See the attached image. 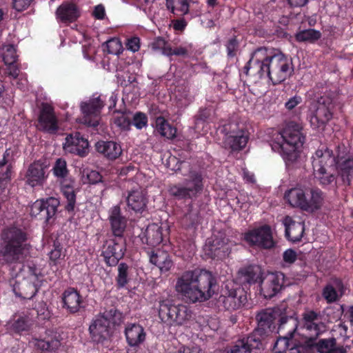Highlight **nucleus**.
<instances>
[{"instance_id": "10", "label": "nucleus", "mask_w": 353, "mask_h": 353, "mask_svg": "<svg viewBox=\"0 0 353 353\" xmlns=\"http://www.w3.org/2000/svg\"><path fill=\"white\" fill-rule=\"evenodd\" d=\"M273 55L267 48H257L252 52L251 58L244 67L245 74L248 75L250 69H252L254 73L258 74L260 77H262L264 76V71Z\"/></svg>"}, {"instance_id": "40", "label": "nucleus", "mask_w": 353, "mask_h": 353, "mask_svg": "<svg viewBox=\"0 0 353 353\" xmlns=\"http://www.w3.org/2000/svg\"><path fill=\"white\" fill-rule=\"evenodd\" d=\"M61 183V191L68 201L66 209L72 211L75 205V194L71 181H65Z\"/></svg>"}, {"instance_id": "14", "label": "nucleus", "mask_w": 353, "mask_h": 353, "mask_svg": "<svg viewBox=\"0 0 353 353\" xmlns=\"http://www.w3.org/2000/svg\"><path fill=\"white\" fill-rule=\"evenodd\" d=\"M245 239L251 245L263 248H271L274 244L272 231L268 225H263L247 232Z\"/></svg>"}, {"instance_id": "50", "label": "nucleus", "mask_w": 353, "mask_h": 353, "mask_svg": "<svg viewBox=\"0 0 353 353\" xmlns=\"http://www.w3.org/2000/svg\"><path fill=\"white\" fill-rule=\"evenodd\" d=\"M3 50L2 57L6 65L16 63L17 56L13 46H6L3 47Z\"/></svg>"}, {"instance_id": "35", "label": "nucleus", "mask_w": 353, "mask_h": 353, "mask_svg": "<svg viewBox=\"0 0 353 353\" xmlns=\"http://www.w3.org/2000/svg\"><path fill=\"white\" fill-rule=\"evenodd\" d=\"M331 112H310V123L314 129L323 130L327 121L332 117Z\"/></svg>"}, {"instance_id": "19", "label": "nucleus", "mask_w": 353, "mask_h": 353, "mask_svg": "<svg viewBox=\"0 0 353 353\" xmlns=\"http://www.w3.org/2000/svg\"><path fill=\"white\" fill-rule=\"evenodd\" d=\"M259 332H253L246 339L238 341L227 353H250L252 350L259 349L262 343L260 337L257 336Z\"/></svg>"}, {"instance_id": "52", "label": "nucleus", "mask_w": 353, "mask_h": 353, "mask_svg": "<svg viewBox=\"0 0 353 353\" xmlns=\"http://www.w3.org/2000/svg\"><path fill=\"white\" fill-rule=\"evenodd\" d=\"M65 251L59 245L54 244V248L49 254L50 259L54 265L60 264L65 257Z\"/></svg>"}, {"instance_id": "1", "label": "nucleus", "mask_w": 353, "mask_h": 353, "mask_svg": "<svg viewBox=\"0 0 353 353\" xmlns=\"http://www.w3.org/2000/svg\"><path fill=\"white\" fill-rule=\"evenodd\" d=\"M314 177L323 185H327L335 181L336 171L343 176L349 174L353 169V156L345 151H339L336 159L332 151L327 148L318 149L312 157Z\"/></svg>"}, {"instance_id": "57", "label": "nucleus", "mask_w": 353, "mask_h": 353, "mask_svg": "<svg viewBox=\"0 0 353 353\" xmlns=\"http://www.w3.org/2000/svg\"><path fill=\"white\" fill-rule=\"evenodd\" d=\"M293 333L290 332V336H284L283 338H280L277 340L275 343L274 350L277 352H281L285 350V348L288 347L289 339L292 338Z\"/></svg>"}, {"instance_id": "11", "label": "nucleus", "mask_w": 353, "mask_h": 353, "mask_svg": "<svg viewBox=\"0 0 353 353\" xmlns=\"http://www.w3.org/2000/svg\"><path fill=\"white\" fill-rule=\"evenodd\" d=\"M307 188L296 187L285 192L284 198L294 208L302 210H311L318 203V195L314 194L309 203L305 201Z\"/></svg>"}, {"instance_id": "51", "label": "nucleus", "mask_w": 353, "mask_h": 353, "mask_svg": "<svg viewBox=\"0 0 353 353\" xmlns=\"http://www.w3.org/2000/svg\"><path fill=\"white\" fill-rule=\"evenodd\" d=\"M103 108V102L99 97H93L87 102L81 104V110H99Z\"/></svg>"}, {"instance_id": "53", "label": "nucleus", "mask_w": 353, "mask_h": 353, "mask_svg": "<svg viewBox=\"0 0 353 353\" xmlns=\"http://www.w3.org/2000/svg\"><path fill=\"white\" fill-rule=\"evenodd\" d=\"M128 266L125 263H120L118 266L117 284L119 287H124L128 282Z\"/></svg>"}, {"instance_id": "9", "label": "nucleus", "mask_w": 353, "mask_h": 353, "mask_svg": "<svg viewBox=\"0 0 353 353\" xmlns=\"http://www.w3.org/2000/svg\"><path fill=\"white\" fill-rule=\"evenodd\" d=\"M232 245L223 233L219 232L217 235L208 239L204 245V250L211 258L221 259L228 256Z\"/></svg>"}, {"instance_id": "22", "label": "nucleus", "mask_w": 353, "mask_h": 353, "mask_svg": "<svg viewBox=\"0 0 353 353\" xmlns=\"http://www.w3.org/2000/svg\"><path fill=\"white\" fill-rule=\"evenodd\" d=\"M125 335L128 343L130 346H138L145 339V332L143 327L137 323L127 324Z\"/></svg>"}, {"instance_id": "16", "label": "nucleus", "mask_w": 353, "mask_h": 353, "mask_svg": "<svg viewBox=\"0 0 353 353\" xmlns=\"http://www.w3.org/2000/svg\"><path fill=\"white\" fill-rule=\"evenodd\" d=\"M303 329L310 332V336H307L308 339L307 345L312 346L313 338L325 332V325L319 321L318 315L315 312L310 311L305 312L303 315Z\"/></svg>"}, {"instance_id": "44", "label": "nucleus", "mask_w": 353, "mask_h": 353, "mask_svg": "<svg viewBox=\"0 0 353 353\" xmlns=\"http://www.w3.org/2000/svg\"><path fill=\"white\" fill-rule=\"evenodd\" d=\"M321 34L319 31L314 29H308L301 31L296 34L298 41H307L313 43L321 38Z\"/></svg>"}, {"instance_id": "54", "label": "nucleus", "mask_w": 353, "mask_h": 353, "mask_svg": "<svg viewBox=\"0 0 353 353\" xmlns=\"http://www.w3.org/2000/svg\"><path fill=\"white\" fill-rule=\"evenodd\" d=\"M335 339H323L316 344V350L320 353H330L332 347L334 345Z\"/></svg>"}, {"instance_id": "47", "label": "nucleus", "mask_w": 353, "mask_h": 353, "mask_svg": "<svg viewBox=\"0 0 353 353\" xmlns=\"http://www.w3.org/2000/svg\"><path fill=\"white\" fill-rule=\"evenodd\" d=\"M318 195V203L316 205V206L312 208L311 210H305L307 212H314L317 210H319L321 206L323 204L324 201V196L321 190H320L318 188H307V193L305 196V201L309 203L310 200H312V198H313V195L316 194Z\"/></svg>"}, {"instance_id": "12", "label": "nucleus", "mask_w": 353, "mask_h": 353, "mask_svg": "<svg viewBox=\"0 0 353 353\" xmlns=\"http://www.w3.org/2000/svg\"><path fill=\"white\" fill-rule=\"evenodd\" d=\"M284 274L281 272H268L261 276L260 292L265 299L275 296L284 284Z\"/></svg>"}, {"instance_id": "20", "label": "nucleus", "mask_w": 353, "mask_h": 353, "mask_svg": "<svg viewBox=\"0 0 353 353\" xmlns=\"http://www.w3.org/2000/svg\"><path fill=\"white\" fill-rule=\"evenodd\" d=\"M248 129V127L246 121L241 120L236 116L223 121L219 128V130L224 134L225 137L230 135L245 133Z\"/></svg>"}, {"instance_id": "31", "label": "nucleus", "mask_w": 353, "mask_h": 353, "mask_svg": "<svg viewBox=\"0 0 353 353\" xmlns=\"http://www.w3.org/2000/svg\"><path fill=\"white\" fill-rule=\"evenodd\" d=\"M344 287L341 281L336 280L327 285L323 291V296L328 303L337 301L343 294Z\"/></svg>"}, {"instance_id": "59", "label": "nucleus", "mask_w": 353, "mask_h": 353, "mask_svg": "<svg viewBox=\"0 0 353 353\" xmlns=\"http://www.w3.org/2000/svg\"><path fill=\"white\" fill-rule=\"evenodd\" d=\"M114 124L120 128L121 130H128L131 123L124 114H121V116L114 119Z\"/></svg>"}, {"instance_id": "58", "label": "nucleus", "mask_w": 353, "mask_h": 353, "mask_svg": "<svg viewBox=\"0 0 353 353\" xmlns=\"http://www.w3.org/2000/svg\"><path fill=\"white\" fill-rule=\"evenodd\" d=\"M151 47L153 50H161L163 54H165V49L170 48L169 46H167V43L165 39L162 37H157L155 40L151 43Z\"/></svg>"}, {"instance_id": "3", "label": "nucleus", "mask_w": 353, "mask_h": 353, "mask_svg": "<svg viewBox=\"0 0 353 353\" xmlns=\"http://www.w3.org/2000/svg\"><path fill=\"white\" fill-rule=\"evenodd\" d=\"M305 141L301 124L290 121L280 131H273L270 139L272 150L279 153L285 160L294 161Z\"/></svg>"}, {"instance_id": "29", "label": "nucleus", "mask_w": 353, "mask_h": 353, "mask_svg": "<svg viewBox=\"0 0 353 353\" xmlns=\"http://www.w3.org/2000/svg\"><path fill=\"white\" fill-rule=\"evenodd\" d=\"M57 17L63 22H72L79 16L77 6L72 3H65L57 10Z\"/></svg>"}, {"instance_id": "23", "label": "nucleus", "mask_w": 353, "mask_h": 353, "mask_svg": "<svg viewBox=\"0 0 353 353\" xmlns=\"http://www.w3.org/2000/svg\"><path fill=\"white\" fill-rule=\"evenodd\" d=\"M283 223L285 228V236L290 241L297 242L301 239L304 227L301 222H296L287 216L283 219Z\"/></svg>"}, {"instance_id": "39", "label": "nucleus", "mask_w": 353, "mask_h": 353, "mask_svg": "<svg viewBox=\"0 0 353 353\" xmlns=\"http://www.w3.org/2000/svg\"><path fill=\"white\" fill-rule=\"evenodd\" d=\"M156 129L161 136L167 139H172L175 137L176 128L171 126L163 117H157L155 122Z\"/></svg>"}, {"instance_id": "7", "label": "nucleus", "mask_w": 353, "mask_h": 353, "mask_svg": "<svg viewBox=\"0 0 353 353\" xmlns=\"http://www.w3.org/2000/svg\"><path fill=\"white\" fill-rule=\"evenodd\" d=\"M29 275L19 283L13 285V291L16 295L30 299L37 292L43 276L42 270L35 265H30Z\"/></svg>"}, {"instance_id": "30", "label": "nucleus", "mask_w": 353, "mask_h": 353, "mask_svg": "<svg viewBox=\"0 0 353 353\" xmlns=\"http://www.w3.org/2000/svg\"><path fill=\"white\" fill-rule=\"evenodd\" d=\"M150 260L152 263L159 268L161 272H168L172 266V262L168 254L164 251L152 252L150 256Z\"/></svg>"}, {"instance_id": "17", "label": "nucleus", "mask_w": 353, "mask_h": 353, "mask_svg": "<svg viewBox=\"0 0 353 353\" xmlns=\"http://www.w3.org/2000/svg\"><path fill=\"white\" fill-rule=\"evenodd\" d=\"M110 321L108 315L97 316L89 327L90 333L93 341L99 343L106 339L110 335L109 327Z\"/></svg>"}, {"instance_id": "64", "label": "nucleus", "mask_w": 353, "mask_h": 353, "mask_svg": "<svg viewBox=\"0 0 353 353\" xmlns=\"http://www.w3.org/2000/svg\"><path fill=\"white\" fill-rule=\"evenodd\" d=\"M302 103V98L300 96H294L290 98L287 102L285 103V107L291 110L296 108L299 104Z\"/></svg>"}, {"instance_id": "37", "label": "nucleus", "mask_w": 353, "mask_h": 353, "mask_svg": "<svg viewBox=\"0 0 353 353\" xmlns=\"http://www.w3.org/2000/svg\"><path fill=\"white\" fill-rule=\"evenodd\" d=\"M241 279L243 282L254 283L260 281L265 273L261 272L259 267H249L241 271Z\"/></svg>"}, {"instance_id": "6", "label": "nucleus", "mask_w": 353, "mask_h": 353, "mask_svg": "<svg viewBox=\"0 0 353 353\" xmlns=\"http://www.w3.org/2000/svg\"><path fill=\"white\" fill-rule=\"evenodd\" d=\"M292 61L283 54H274L264 71L274 84L284 81L293 72Z\"/></svg>"}, {"instance_id": "28", "label": "nucleus", "mask_w": 353, "mask_h": 353, "mask_svg": "<svg viewBox=\"0 0 353 353\" xmlns=\"http://www.w3.org/2000/svg\"><path fill=\"white\" fill-rule=\"evenodd\" d=\"M162 228L157 223L149 225L142 237V241L154 247L160 244L163 240Z\"/></svg>"}, {"instance_id": "49", "label": "nucleus", "mask_w": 353, "mask_h": 353, "mask_svg": "<svg viewBox=\"0 0 353 353\" xmlns=\"http://www.w3.org/2000/svg\"><path fill=\"white\" fill-rule=\"evenodd\" d=\"M105 45L107 52L109 54L119 55L123 51V46L120 40L117 38H112L103 43Z\"/></svg>"}, {"instance_id": "55", "label": "nucleus", "mask_w": 353, "mask_h": 353, "mask_svg": "<svg viewBox=\"0 0 353 353\" xmlns=\"http://www.w3.org/2000/svg\"><path fill=\"white\" fill-rule=\"evenodd\" d=\"M44 200H37L30 206V214L35 217L40 215L44 218Z\"/></svg>"}, {"instance_id": "13", "label": "nucleus", "mask_w": 353, "mask_h": 353, "mask_svg": "<svg viewBox=\"0 0 353 353\" xmlns=\"http://www.w3.org/2000/svg\"><path fill=\"white\" fill-rule=\"evenodd\" d=\"M125 250L123 239H110L103 245L102 254L110 266L115 265L123 256Z\"/></svg>"}, {"instance_id": "42", "label": "nucleus", "mask_w": 353, "mask_h": 353, "mask_svg": "<svg viewBox=\"0 0 353 353\" xmlns=\"http://www.w3.org/2000/svg\"><path fill=\"white\" fill-rule=\"evenodd\" d=\"M77 121L88 127H96L99 124L100 116L97 112H82Z\"/></svg>"}, {"instance_id": "34", "label": "nucleus", "mask_w": 353, "mask_h": 353, "mask_svg": "<svg viewBox=\"0 0 353 353\" xmlns=\"http://www.w3.org/2000/svg\"><path fill=\"white\" fill-rule=\"evenodd\" d=\"M248 140V132L240 133L235 135H230L224 138V143L226 147L232 150H239L244 148Z\"/></svg>"}, {"instance_id": "32", "label": "nucleus", "mask_w": 353, "mask_h": 353, "mask_svg": "<svg viewBox=\"0 0 353 353\" xmlns=\"http://www.w3.org/2000/svg\"><path fill=\"white\" fill-rule=\"evenodd\" d=\"M176 308V305H172L169 300H163L159 302V316L161 321L169 325H173L174 316L175 312L173 309Z\"/></svg>"}, {"instance_id": "43", "label": "nucleus", "mask_w": 353, "mask_h": 353, "mask_svg": "<svg viewBox=\"0 0 353 353\" xmlns=\"http://www.w3.org/2000/svg\"><path fill=\"white\" fill-rule=\"evenodd\" d=\"M311 108L314 110H330L336 108L329 96L323 95L313 101Z\"/></svg>"}, {"instance_id": "25", "label": "nucleus", "mask_w": 353, "mask_h": 353, "mask_svg": "<svg viewBox=\"0 0 353 353\" xmlns=\"http://www.w3.org/2000/svg\"><path fill=\"white\" fill-rule=\"evenodd\" d=\"M62 300L63 307L70 313L78 312L82 303L80 294L73 288H69L63 292Z\"/></svg>"}, {"instance_id": "46", "label": "nucleus", "mask_w": 353, "mask_h": 353, "mask_svg": "<svg viewBox=\"0 0 353 353\" xmlns=\"http://www.w3.org/2000/svg\"><path fill=\"white\" fill-rule=\"evenodd\" d=\"M44 218L48 221L56 214L57 208L59 205V201L54 197H50L44 200Z\"/></svg>"}, {"instance_id": "26", "label": "nucleus", "mask_w": 353, "mask_h": 353, "mask_svg": "<svg viewBox=\"0 0 353 353\" xmlns=\"http://www.w3.org/2000/svg\"><path fill=\"white\" fill-rule=\"evenodd\" d=\"M274 319L273 311L270 309L263 310L257 314L258 327L254 332L259 331L257 336L260 337L261 341L266 332L270 330Z\"/></svg>"}, {"instance_id": "60", "label": "nucleus", "mask_w": 353, "mask_h": 353, "mask_svg": "<svg viewBox=\"0 0 353 353\" xmlns=\"http://www.w3.org/2000/svg\"><path fill=\"white\" fill-rule=\"evenodd\" d=\"M228 55L230 57H233L236 54V51L239 47V43L235 37L230 39L227 44Z\"/></svg>"}, {"instance_id": "48", "label": "nucleus", "mask_w": 353, "mask_h": 353, "mask_svg": "<svg viewBox=\"0 0 353 353\" xmlns=\"http://www.w3.org/2000/svg\"><path fill=\"white\" fill-rule=\"evenodd\" d=\"M10 329L17 333L27 331L30 325L31 321L28 317H20L17 320L10 323Z\"/></svg>"}, {"instance_id": "38", "label": "nucleus", "mask_w": 353, "mask_h": 353, "mask_svg": "<svg viewBox=\"0 0 353 353\" xmlns=\"http://www.w3.org/2000/svg\"><path fill=\"white\" fill-rule=\"evenodd\" d=\"M34 346L41 350H54L61 345L60 336L55 334L54 336L46 340H34L32 342Z\"/></svg>"}, {"instance_id": "56", "label": "nucleus", "mask_w": 353, "mask_h": 353, "mask_svg": "<svg viewBox=\"0 0 353 353\" xmlns=\"http://www.w3.org/2000/svg\"><path fill=\"white\" fill-rule=\"evenodd\" d=\"M148 123V118L146 115L141 112H138L133 119V125L138 129H142L145 127Z\"/></svg>"}, {"instance_id": "2", "label": "nucleus", "mask_w": 353, "mask_h": 353, "mask_svg": "<svg viewBox=\"0 0 353 353\" xmlns=\"http://www.w3.org/2000/svg\"><path fill=\"white\" fill-rule=\"evenodd\" d=\"M213 275L205 270L186 271L177 279L176 290L184 299L195 303L209 299L214 294Z\"/></svg>"}, {"instance_id": "5", "label": "nucleus", "mask_w": 353, "mask_h": 353, "mask_svg": "<svg viewBox=\"0 0 353 353\" xmlns=\"http://www.w3.org/2000/svg\"><path fill=\"white\" fill-rule=\"evenodd\" d=\"M203 188V178L200 173L190 172L183 183L173 184L169 187V193L178 199H191L201 193Z\"/></svg>"}, {"instance_id": "45", "label": "nucleus", "mask_w": 353, "mask_h": 353, "mask_svg": "<svg viewBox=\"0 0 353 353\" xmlns=\"http://www.w3.org/2000/svg\"><path fill=\"white\" fill-rule=\"evenodd\" d=\"M81 180L84 184H94L101 181V176L97 171L84 168L81 172Z\"/></svg>"}, {"instance_id": "62", "label": "nucleus", "mask_w": 353, "mask_h": 353, "mask_svg": "<svg viewBox=\"0 0 353 353\" xmlns=\"http://www.w3.org/2000/svg\"><path fill=\"white\" fill-rule=\"evenodd\" d=\"M126 46L128 50L133 52L138 51L140 48L139 39L134 37L128 39Z\"/></svg>"}, {"instance_id": "15", "label": "nucleus", "mask_w": 353, "mask_h": 353, "mask_svg": "<svg viewBox=\"0 0 353 353\" xmlns=\"http://www.w3.org/2000/svg\"><path fill=\"white\" fill-rule=\"evenodd\" d=\"M88 140L79 132L68 134L63 146L65 152L76 154L81 157H84L88 153Z\"/></svg>"}, {"instance_id": "4", "label": "nucleus", "mask_w": 353, "mask_h": 353, "mask_svg": "<svg viewBox=\"0 0 353 353\" xmlns=\"http://www.w3.org/2000/svg\"><path fill=\"white\" fill-rule=\"evenodd\" d=\"M3 239L5 246L0 250V262L11 263L23 257L24 251L28 249L26 234L19 228L7 229Z\"/></svg>"}, {"instance_id": "63", "label": "nucleus", "mask_w": 353, "mask_h": 353, "mask_svg": "<svg viewBox=\"0 0 353 353\" xmlns=\"http://www.w3.org/2000/svg\"><path fill=\"white\" fill-rule=\"evenodd\" d=\"M170 353H204V352L197 347L190 348L185 346H181L176 350L172 351Z\"/></svg>"}, {"instance_id": "36", "label": "nucleus", "mask_w": 353, "mask_h": 353, "mask_svg": "<svg viewBox=\"0 0 353 353\" xmlns=\"http://www.w3.org/2000/svg\"><path fill=\"white\" fill-rule=\"evenodd\" d=\"M53 175L60 182L65 181L69 174L66 161L63 158L56 159L52 169Z\"/></svg>"}, {"instance_id": "24", "label": "nucleus", "mask_w": 353, "mask_h": 353, "mask_svg": "<svg viewBox=\"0 0 353 353\" xmlns=\"http://www.w3.org/2000/svg\"><path fill=\"white\" fill-rule=\"evenodd\" d=\"M37 128L48 133H55L58 128V120L54 112H40Z\"/></svg>"}, {"instance_id": "61", "label": "nucleus", "mask_w": 353, "mask_h": 353, "mask_svg": "<svg viewBox=\"0 0 353 353\" xmlns=\"http://www.w3.org/2000/svg\"><path fill=\"white\" fill-rule=\"evenodd\" d=\"M165 54L170 56L172 54L177 56H186L188 54V50L186 48L183 47L176 48L172 50L170 47L165 49Z\"/></svg>"}, {"instance_id": "8", "label": "nucleus", "mask_w": 353, "mask_h": 353, "mask_svg": "<svg viewBox=\"0 0 353 353\" xmlns=\"http://www.w3.org/2000/svg\"><path fill=\"white\" fill-rule=\"evenodd\" d=\"M247 301L245 291L233 281L225 283L219 298L224 307L227 310H236L243 305Z\"/></svg>"}, {"instance_id": "27", "label": "nucleus", "mask_w": 353, "mask_h": 353, "mask_svg": "<svg viewBox=\"0 0 353 353\" xmlns=\"http://www.w3.org/2000/svg\"><path fill=\"white\" fill-rule=\"evenodd\" d=\"M95 147L98 152L110 159H117L122 152L121 145L114 141H98Z\"/></svg>"}, {"instance_id": "41", "label": "nucleus", "mask_w": 353, "mask_h": 353, "mask_svg": "<svg viewBox=\"0 0 353 353\" xmlns=\"http://www.w3.org/2000/svg\"><path fill=\"white\" fill-rule=\"evenodd\" d=\"M175 312L174 316L173 325H183L191 318V312L183 305H176V308L173 309Z\"/></svg>"}, {"instance_id": "21", "label": "nucleus", "mask_w": 353, "mask_h": 353, "mask_svg": "<svg viewBox=\"0 0 353 353\" xmlns=\"http://www.w3.org/2000/svg\"><path fill=\"white\" fill-rule=\"evenodd\" d=\"M109 220L113 234L119 239H122L121 236L126 228L127 221L124 216H121L119 206H114L111 208Z\"/></svg>"}, {"instance_id": "33", "label": "nucleus", "mask_w": 353, "mask_h": 353, "mask_svg": "<svg viewBox=\"0 0 353 353\" xmlns=\"http://www.w3.org/2000/svg\"><path fill=\"white\" fill-rule=\"evenodd\" d=\"M128 207L135 212H141L145 207L146 201L145 194L141 190L132 191L128 198Z\"/></svg>"}, {"instance_id": "18", "label": "nucleus", "mask_w": 353, "mask_h": 353, "mask_svg": "<svg viewBox=\"0 0 353 353\" xmlns=\"http://www.w3.org/2000/svg\"><path fill=\"white\" fill-rule=\"evenodd\" d=\"M46 166L40 161L32 163L27 171L26 177L28 184L32 187L41 185L47 179Z\"/></svg>"}]
</instances>
